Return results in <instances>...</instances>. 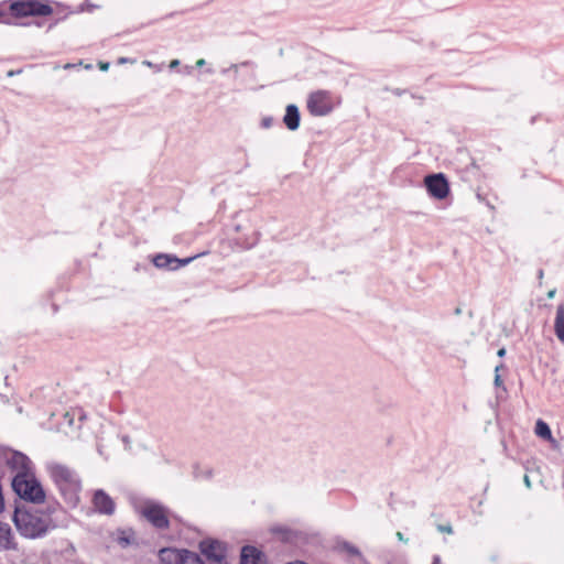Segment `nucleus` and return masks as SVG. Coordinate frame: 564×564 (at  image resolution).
I'll use <instances>...</instances> for the list:
<instances>
[{
  "mask_svg": "<svg viewBox=\"0 0 564 564\" xmlns=\"http://www.w3.org/2000/svg\"><path fill=\"white\" fill-rule=\"evenodd\" d=\"M199 555L187 550H177L173 547L162 549L159 557L162 564H194L189 563L193 558H198Z\"/></svg>",
  "mask_w": 564,
  "mask_h": 564,
  "instance_id": "obj_9",
  "label": "nucleus"
},
{
  "mask_svg": "<svg viewBox=\"0 0 564 564\" xmlns=\"http://www.w3.org/2000/svg\"><path fill=\"white\" fill-rule=\"evenodd\" d=\"M339 101L327 90H317L307 98V110L312 116L324 117L333 111Z\"/></svg>",
  "mask_w": 564,
  "mask_h": 564,
  "instance_id": "obj_5",
  "label": "nucleus"
},
{
  "mask_svg": "<svg viewBox=\"0 0 564 564\" xmlns=\"http://www.w3.org/2000/svg\"><path fill=\"white\" fill-rule=\"evenodd\" d=\"M300 111L297 106L291 104L286 106L283 122L291 131H295L300 127Z\"/></svg>",
  "mask_w": 564,
  "mask_h": 564,
  "instance_id": "obj_14",
  "label": "nucleus"
},
{
  "mask_svg": "<svg viewBox=\"0 0 564 564\" xmlns=\"http://www.w3.org/2000/svg\"><path fill=\"white\" fill-rule=\"evenodd\" d=\"M19 544L11 527L0 521V551H18Z\"/></svg>",
  "mask_w": 564,
  "mask_h": 564,
  "instance_id": "obj_12",
  "label": "nucleus"
},
{
  "mask_svg": "<svg viewBox=\"0 0 564 564\" xmlns=\"http://www.w3.org/2000/svg\"><path fill=\"white\" fill-rule=\"evenodd\" d=\"M8 469L14 474L12 489L23 500L41 503L45 499V492L35 478L33 465L23 453H9Z\"/></svg>",
  "mask_w": 564,
  "mask_h": 564,
  "instance_id": "obj_1",
  "label": "nucleus"
},
{
  "mask_svg": "<svg viewBox=\"0 0 564 564\" xmlns=\"http://www.w3.org/2000/svg\"><path fill=\"white\" fill-rule=\"evenodd\" d=\"M555 293H556V290H555V289L550 290V291L547 292V297H549V299H553V297H554V295H555Z\"/></svg>",
  "mask_w": 564,
  "mask_h": 564,
  "instance_id": "obj_28",
  "label": "nucleus"
},
{
  "mask_svg": "<svg viewBox=\"0 0 564 564\" xmlns=\"http://www.w3.org/2000/svg\"><path fill=\"white\" fill-rule=\"evenodd\" d=\"M397 538L400 540V541H405L403 534L401 532H398L397 533Z\"/></svg>",
  "mask_w": 564,
  "mask_h": 564,
  "instance_id": "obj_31",
  "label": "nucleus"
},
{
  "mask_svg": "<svg viewBox=\"0 0 564 564\" xmlns=\"http://www.w3.org/2000/svg\"><path fill=\"white\" fill-rule=\"evenodd\" d=\"M118 62H119L120 64H123V63H127V62H128V58H126V57H121V58H119V61H118Z\"/></svg>",
  "mask_w": 564,
  "mask_h": 564,
  "instance_id": "obj_33",
  "label": "nucleus"
},
{
  "mask_svg": "<svg viewBox=\"0 0 564 564\" xmlns=\"http://www.w3.org/2000/svg\"><path fill=\"white\" fill-rule=\"evenodd\" d=\"M206 72H207L208 74H213V73H214V70H213L212 68H208Z\"/></svg>",
  "mask_w": 564,
  "mask_h": 564,
  "instance_id": "obj_34",
  "label": "nucleus"
},
{
  "mask_svg": "<svg viewBox=\"0 0 564 564\" xmlns=\"http://www.w3.org/2000/svg\"><path fill=\"white\" fill-rule=\"evenodd\" d=\"M11 8L19 15H47L52 12L50 6L39 0L18 1Z\"/></svg>",
  "mask_w": 564,
  "mask_h": 564,
  "instance_id": "obj_7",
  "label": "nucleus"
},
{
  "mask_svg": "<svg viewBox=\"0 0 564 564\" xmlns=\"http://www.w3.org/2000/svg\"><path fill=\"white\" fill-rule=\"evenodd\" d=\"M203 561L205 563H217L226 561V549L225 545L218 541L205 540L199 544Z\"/></svg>",
  "mask_w": 564,
  "mask_h": 564,
  "instance_id": "obj_8",
  "label": "nucleus"
},
{
  "mask_svg": "<svg viewBox=\"0 0 564 564\" xmlns=\"http://www.w3.org/2000/svg\"><path fill=\"white\" fill-rule=\"evenodd\" d=\"M257 241H258V234H254V238L248 247H252L253 245H256Z\"/></svg>",
  "mask_w": 564,
  "mask_h": 564,
  "instance_id": "obj_30",
  "label": "nucleus"
},
{
  "mask_svg": "<svg viewBox=\"0 0 564 564\" xmlns=\"http://www.w3.org/2000/svg\"><path fill=\"white\" fill-rule=\"evenodd\" d=\"M499 367L496 366V388H500L502 384V380L500 378V375H498Z\"/></svg>",
  "mask_w": 564,
  "mask_h": 564,
  "instance_id": "obj_22",
  "label": "nucleus"
},
{
  "mask_svg": "<svg viewBox=\"0 0 564 564\" xmlns=\"http://www.w3.org/2000/svg\"><path fill=\"white\" fill-rule=\"evenodd\" d=\"M12 520L20 535L26 539L42 538L54 527L50 514L39 509L17 508Z\"/></svg>",
  "mask_w": 564,
  "mask_h": 564,
  "instance_id": "obj_3",
  "label": "nucleus"
},
{
  "mask_svg": "<svg viewBox=\"0 0 564 564\" xmlns=\"http://www.w3.org/2000/svg\"><path fill=\"white\" fill-rule=\"evenodd\" d=\"M46 470L65 502L69 507H76L79 503L82 491V481L77 473L70 467L57 462L47 463Z\"/></svg>",
  "mask_w": 564,
  "mask_h": 564,
  "instance_id": "obj_2",
  "label": "nucleus"
},
{
  "mask_svg": "<svg viewBox=\"0 0 564 564\" xmlns=\"http://www.w3.org/2000/svg\"><path fill=\"white\" fill-rule=\"evenodd\" d=\"M143 65H145L148 67H152L153 66V64L150 61H143Z\"/></svg>",
  "mask_w": 564,
  "mask_h": 564,
  "instance_id": "obj_32",
  "label": "nucleus"
},
{
  "mask_svg": "<svg viewBox=\"0 0 564 564\" xmlns=\"http://www.w3.org/2000/svg\"><path fill=\"white\" fill-rule=\"evenodd\" d=\"M193 258L178 259L175 256L167 253H160L153 258V264L159 269L176 270L181 267L188 264Z\"/></svg>",
  "mask_w": 564,
  "mask_h": 564,
  "instance_id": "obj_10",
  "label": "nucleus"
},
{
  "mask_svg": "<svg viewBox=\"0 0 564 564\" xmlns=\"http://www.w3.org/2000/svg\"><path fill=\"white\" fill-rule=\"evenodd\" d=\"M93 505L99 513L110 516L115 512L113 500L102 489L94 492Z\"/></svg>",
  "mask_w": 564,
  "mask_h": 564,
  "instance_id": "obj_11",
  "label": "nucleus"
},
{
  "mask_svg": "<svg viewBox=\"0 0 564 564\" xmlns=\"http://www.w3.org/2000/svg\"><path fill=\"white\" fill-rule=\"evenodd\" d=\"M241 564H267L265 557L261 551L254 546H245L241 550Z\"/></svg>",
  "mask_w": 564,
  "mask_h": 564,
  "instance_id": "obj_13",
  "label": "nucleus"
},
{
  "mask_svg": "<svg viewBox=\"0 0 564 564\" xmlns=\"http://www.w3.org/2000/svg\"><path fill=\"white\" fill-rule=\"evenodd\" d=\"M524 484H525V486H527L528 488H530V487H531V481H530V478H529V476H528V475H524Z\"/></svg>",
  "mask_w": 564,
  "mask_h": 564,
  "instance_id": "obj_27",
  "label": "nucleus"
},
{
  "mask_svg": "<svg viewBox=\"0 0 564 564\" xmlns=\"http://www.w3.org/2000/svg\"><path fill=\"white\" fill-rule=\"evenodd\" d=\"M180 65V61L178 59H173L171 61L170 63V68H175Z\"/></svg>",
  "mask_w": 564,
  "mask_h": 564,
  "instance_id": "obj_25",
  "label": "nucleus"
},
{
  "mask_svg": "<svg viewBox=\"0 0 564 564\" xmlns=\"http://www.w3.org/2000/svg\"><path fill=\"white\" fill-rule=\"evenodd\" d=\"M535 434L546 441L552 440V432L547 423L543 420H538L535 423Z\"/></svg>",
  "mask_w": 564,
  "mask_h": 564,
  "instance_id": "obj_16",
  "label": "nucleus"
},
{
  "mask_svg": "<svg viewBox=\"0 0 564 564\" xmlns=\"http://www.w3.org/2000/svg\"><path fill=\"white\" fill-rule=\"evenodd\" d=\"M424 186L430 197L442 200L449 195V184L443 173L430 174L424 177Z\"/></svg>",
  "mask_w": 564,
  "mask_h": 564,
  "instance_id": "obj_6",
  "label": "nucleus"
},
{
  "mask_svg": "<svg viewBox=\"0 0 564 564\" xmlns=\"http://www.w3.org/2000/svg\"><path fill=\"white\" fill-rule=\"evenodd\" d=\"M554 333L557 339L564 344V304H558L554 318Z\"/></svg>",
  "mask_w": 564,
  "mask_h": 564,
  "instance_id": "obj_15",
  "label": "nucleus"
},
{
  "mask_svg": "<svg viewBox=\"0 0 564 564\" xmlns=\"http://www.w3.org/2000/svg\"><path fill=\"white\" fill-rule=\"evenodd\" d=\"M118 543L122 546H127L131 543V539L124 535V532H121V535L118 536Z\"/></svg>",
  "mask_w": 564,
  "mask_h": 564,
  "instance_id": "obj_18",
  "label": "nucleus"
},
{
  "mask_svg": "<svg viewBox=\"0 0 564 564\" xmlns=\"http://www.w3.org/2000/svg\"><path fill=\"white\" fill-rule=\"evenodd\" d=\"M206 65V61L204 58H199L196 61V66L197 67H203Z\"/></svg>",
  "mask_w": 564,
  "mask_h": 564,
  "instance_id": "obj_24",
  "label": "nucleus"
},
{
  "mask_svg": "<svg viewBox=\"0 0 564 564\" xmlns=\"http://www.w3.org/2000/svg\"><path fill=\"white\" fill-rule=\"evenodd\" d=\"M99 68H100L101 70H107V69L109 68V64H108V63H100V64H99Z\"/></svg>",
  "mask_w": 564,
  "mask_h": 564,
  "instance_id": "obj_26",
  "label": "nucleus"
},
{
  "mask_svg": "<svg viewBox=\"0 0 564 564\" xmlns=\"http://www.w3.org/2000/svg\"><path fill=\"white\" fill-rule=\"evenodd\" d=\"M238 67L239 65L238 64H232L228 69H223V73H227L228 70H234L235 73L238 72Z\"/></svg>",
  "mask_w": 564,
  "mask_h": 564,
  "instance_id": "obj_23",
  "label": "nucleus"
},
{
  "mask_svg": "<svg viewBox=\"0 0 564 564\" xmlns=\"http://www.w3.org/2000/svg\"><path fill=\"white\" fill-rule=\"evenodd\" d=\"M139 513L158 530L167 529L170 525L169 509L156 501L145 500L139 507Z\"/></svg>",
  "mask_w": 564,
  "mask_h": 564,
  "instance_id": "obj_4",
  "label": "nucleus"
},
{
  "mask_svg": "<svg viewBox=\"0 0 564 564\" xmlns=\"http://www.w3.org/2000/svg\"><path fill=\"white\" fill-rule=\"evenodd\" d=\"M189 563H194V564H212V563H205L200 556H198V558H193L191 560ZM213 564H228L227 561H220V562H217V563H213Z\"/></svg>",
  "mask_w": 564,
  "mask_h": 564,
  "instance_id": "obj_20",
  "label": "nucleus"
},
{
  "mask_svg": "<svg viewBox=\"0 0 564 564\" xmlns=\"http://www.w3.org/2000/svg\"><path fill=\"white\" fill-rule=\"evenodd\" d=\"M505 354H506V349H505V348H501V349H499V350L497 351V355H498L499 357H503V356H505Z\"/></svg>",
  "mask_w": 564,
  "mask_h": 564,
  "instance_id": "obj_29",
  "label": "nucleus"
},
{
  "mask_svg": "<svg viewBox=\"0 0 564 564\" xmlns=\"http://www.w3.org/2000/svg\"><path fill=\"white\" fill-rule=\"evenodd\" d=\"M273 123V119L271 117H265L261 121V126L265 129L270 128Z\"/></svg>",
  "mask_w": 564,
  "mask_h": 564,
  "instance_id": "obj_21",
  "label": "nucleus"
},
{
  "mask_svg": "<svg viewBox=\"0 0 564 564\" xmlns=\"http://www.w3.org/2000/svg\"><path fill=\"white\" fill-rule=\"evenodd\" d=\"M437 530L442 533H448V534H452L453 533V528L451 524H440L437 525Z\"/></svg>",
  "mask_w": 564,
  "mask_h": 564,
  "instance_id": "obj_19",
  "label": "nucleus"
},
{
  "mask_svg": "<svg viewBox=\"0 0 564 564\" xmlns=\"http://www.w3.org/2000/svg\"><path fill=\"white\" fill-rule=\"evenodd\" d=\"M9 453L11 454L18 452L7 447H0V478H2L6 475V471L8 469Z\"/></svg>",
  "mask_w": 564,
  "mask_h": 564,
  "instance_id": "obj_17",
  "label": "nucleus"
}]
</instances>
